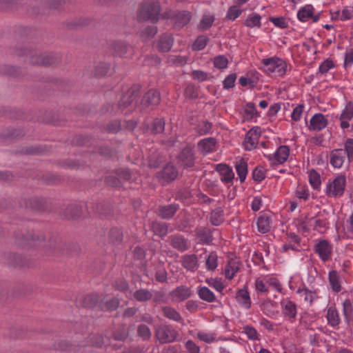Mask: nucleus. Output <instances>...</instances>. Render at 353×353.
Listing matches in <instances>:
<instances>
[{"mask_svg":"<svg viewBox=\"0 0 353 353\" xmlns=\"http://www.w3.org/2000/svg\"><path fill=\"white\" fill-rule=\"evenodd\" d=\"M14 243L21 248H42L43 252L48 256L70 255V248L75 245L52 238L46 243V237L41 232L19 229L14 232Z\"/></svg>","mask_w":353,"mask_h":353,"instance_id":"f257e3e1","label":"nucleus"},{"mask_svg":"<svg viewBox=\"0 0 353 353\" xmlns=\"http://www.w3.org/2000/svg\"><path fill=\"white\" fill-rule=\"evenodd\" d=\"M14 54L19 57H30V62L32 65L45 67L57 66L61 62V56L59 53L49 52L37 54L36 50L28 43H17L12 48Z\"/></svg>","mask_w":353,"mask_h":353,"instance_id":"f03ea898","label":"nucleus"},{"mask_svg":"<svg viewBox=\"0 0 353 353\" xmlns=\"http://www.w3.org/2000/svg\"><path fill=\"white\" fill-rule=\"evenodd\" d=\"M49 205L46 199L42 197L21 198L19 201V205L15 209L17 216L23 215L26 218L29 212H43L48 210Z\"/></svg>","mask_w":353,"mask_h":353,"instance_id":"7ed1b4c3","label":"nucleus"},{"mask_svg":"<svg viewBox=\"0 0 353 353\" xmlns=\"http://www.w3.org/2000/svg\"><path fill=\"white\" fill-rule=\"evenodd\" d=\"M161 12V6L157 0H145L142 2L137 12L139 21H150L152 23L158 21Z\"/></svg>","mask_w":353,"mask_h":353,"instance_id":"20e7f679","label":"nucleus"},{"mask_svg":"<svg viewBox=\"0 0 353 353\" xmlns=\"http://www.w3.org/2000/svg\"><path fill=\"white\" fill-rule=\"evenodd\" d=\"M161 101V95L158 90L154 89L149 90L142 97L140 102V110L141 112L148 113L157 108Z\"/></svg>","mask_w":353,"mask_h":353,"instance_id":"39448f33","label":"nucleus"},{"mask_svg":"<svg viewBox=\"0 0 353 353\" xmlns=\"http://www.w3.org/2000/svg\"><path fill=\"white\" fill-rule=\"evenodd\" d=\"M154 336L160 343H169L174 342L179 333L172 325L161 324L155 328Z\"/></svg>","mask_w":353,"mask_h":353,"instance_id":"423d86ee","label":"nucleus"},{"mask_svg":"<svg viewBox=\"0 0 353 353\" xmlns=\"http://www.w3.org/2000/svg\"><path fill=\"white\" fill-rule=\"evenodd\" d=\"M179 176L177 168L172 163H168L163 165L161 170L157 172L155 177L162 186H165L174 181Z\"/></svg>","mask_w":353,"mask_h":353,"instance_id":"0eeeda50","label":"nucleus"},{"mask_svg":"<svg viewBox=\"0 0 353 353\" xmlns=\"http://www.w3.org/2000/svg\"><path fill=\"white\" fill-rule=\"evenodd\" d=\"M346 179L344 175L336 176L332 181L327 183L325 193L328 197L341 196L345 192Z\"/></svg>","mask_w":353,"mask_h":353,"instance_id":"6e6552de","label":"nucleus"},{"mask_svg":"<svg viewBox=\"0 0 353 353\" xmlns=\"http://www.w3.org/2000/svg\"><path fill=\"white\" fill-rule=\"evenodd\" d=\"M261 62L264 65L265 71L268 73L276 72L279 76H282L285 73L287 64L280 58L271 57L263 59Z\"/></svg>","mask_w":353,"mask_h":353,"instance_id":"1a4fd4ad","label":"nucleus"},{"mask_svg":"<svg viewBox=\"0 0 353 353\" xmlns=\"http://www.w3.org/2000/svg\"><path fill=\"white\" fill-rule=\"evenodd\" d=\"M176 159L179 163L183 168H187L193 167L196 159L194 146L187 145L181 150Z\"/></svg>","mask_w":353,"mask_h":353,"instance_id":"9d476101","label":"nucleus"},{"mask_svg":"<svg viewBox=\"0 0 353 353\" xmlns=\"http://www.w3.org/2000/svg\"><path fill=\"white\" fill-rule=\"evenodd\" d=\"M314 252L323 262L329 261L332 254V245L327 240L320 239L314 246Z\"/></svg>","mask_w":353,"mask_h":353,"instance_id":"9b49d317","label":"nucleus"},{"mask_svg":"<svg viewBox=\"0 0 353 353\" xmlns=\"http://www.w3.org/2000/svg\"><path fill=\"white\" fill-rule=\"evenodd\" d=\"M139 88L137 86H132L129 88L121 97L117 105L118 109L122 112L128 107L135 100L139 94Z\"/></svg>","mask_w":353,"mask_h":353,"instance_id":"f8f14e48","label":"nucleus"},{"mask_svg":"<svg viewBox=\"0 0 353 353\" xmlns=\"http://www.w3.org/2000/svg\"><path fill=\"white\" fill-rule=\"evenodd\" d=\"M110 49L114 56L125 57L128 52L131 50V46L123 41H113L110 44Z\"/></svg>","mask_w":353,"mask_h":353,"instance_id":"ddd939ff","label":"nucleus"},{"mask_svg":"<svg viewBox=\"0 0 353 353\" xmlns=\"http://www.w3.org/2000/svg\"><path fill=\"white\" fill-rule=\"evenodd\" d=\"M192 295L191 289L185 285H180L170 292V296L173 301L181 302Z\"/></svg>","mask_w":353,"mask_h":353,"instance_id":"4468645a","label":"nucleus"},{"mask_svg":"<svg viewBox=\"0 0 353 353\" xmlns=\"http://www.w3.org/2000/svg\"><path fill=\"white\" fill-rule=\"evenodd\" d=\"M237 303L243 308L248 310L251 307L252 301L247 285L237 290L235 296Z\"/></svg>","mask_w":353,"mask_h":353,"instance_id":"2eb2a0df","label":"nucleus"},{"mask_svg":"<svg viewBox=\"0 0 353 353\" xmlns=\"http://www.w3.org/2000/svg\"><path fill=\"white\" fill-rule=\"evenodd\" d=\"M168 239L172 247L179 252H185L190 247L188 241L180 234L171 235Z\"/></svg>","mask_w":353,"mask_h":353,"instance_id":"dca6fc26","label":"nucleus"},{"mask_svg":"<svg viewBox=\"0 0 353 353\" xmlns=\"http://www.w3.org/2000/svg\"><path fill=\"white\" fill-rule=\"evenodd\" d=\"M179 209V205L175 203L159 205L157 209V215L163 219H170Z\"/></svg>","mask_w":353,"mask_h":353,"instance_id":"f3484780","label":"nucleus"},{"mask_svg":"<svg viewBox=\"0 0 353 353\" xmlns=\"http://www.w3.org/2000/svg\"><path fill=\"white\" fill-rule=\"evenodd\" d=\"M174 42V39L170 34L165 33L160 36L157 41L156 47L161 52H168L170 50Z\"/></svg>","mask_w":353,"mask_h":353,"instance_id":"a211bd4d","label":"nucleus"},{"mask_svg":"<svg viewBox=\"0 0 353 353\" xmlns=\"http://www.w3.org/2000/svg\"><path fill=\"white\" fill-rule=\"evenodd\" d=\"M330 164L335 168H341L346 159L345 151L334 149L330 152Z\"/></svg>","mask_w":353,"mask_h":353,"instance_id":"6ab92c4d","label":"nucleus"},{"mask_svg":"<svg viewBox=\"0 0 353 353\" xmlns=\"http://www.w3.org/2000/svg\"><path fill=\"white\" fill-rule=\"evenodd\" d=\"M327 125V119L321 113L315 114L310 119V130L320 131Z\"/></svg>","mask_w":353,"mask_h":353,"instance_id":"aec40b11","label":"nucleus"},{"mask_svg":"<svg viewBox=\"0 0 353 353\" xmlns=\"http://www.w3.org/2000/svg\"><path fill=\"white\" fill-rule=\"evenodd\" d=\"M7 260V264L10 267L13 268H24L28 267V262L22 258V256L16 253H7L5 254Z\"/></svg>","mask_w":353,"mask_h":353,"instance_id":"412c9836","label":"nucleus"},{"mask_svg":"<svg viewBox=\"0 0 353 353\" xmlns=\"http://www.w3.org/2000/svg\"><path fill=\"white\" fill-rule=\"evenodd\" d=\"M82 214L81 206L78 204L68 205L63 212V216L67 219H77Z\"/></svg>","mask_w":353,"mask_h":353,"instance_id":"4be33fe9","label":"nucleus"},{"mask_svg":"<svg viewBox=\"0 0 353 353\" xmlns=\"http://www.w3.org/2000/svg\"><path fill=\"white\" fill-rule=\"evenodd\" d=\"M216 170L222 176L221 179L222 182L228 183L232 181L234 174L232 168L228 165L220 163L216 165Z\"/></svg>","mask_w":353,"mask_h":353,"instance_id":"5701e85b","label":"nucleus"},{"mask_svg":"<svg viewBox=\"0 0 353 353\" xmlns=\"http://www.w3.org/2000/svg\"><path fill=\"white\" fill-rule=\"evenodd\" d=\"M108 241L114 245H120L123 239V231L121 228L114 227L110 229L107 234Z\"/></svg>","mask_w":353,"mask_h":353,"instance_id":"b1692460","label":"nucleus"},{"mask_svg":"<svg viewBox=\"0 0 353 353\" xmlns=\"http://www.w3.org/2000/svg\"><path fill=\"white\" fill-rule=\"evenodd\" d=\"M92 210L99 215L104 217H110L113 214L112 206L108 202L102 201L92 207Z\"/></svg>","mask_w":353,"mask_h":353,"instance_id":"393cba45","label":"nucleus"},{"mask_svg":"<svg viewBox=\"0 0 353 353\" xmlns=\"http://www.w3.org/2000/svg\"><path fill=\"white\" fill-rule=\"evenodd\" d=\"M281 303L284 316L289 319H295L297 313L296 305L295 303L290 300H286L282 301Z\"/></svg>","mask_w":353,"mask_h":353,"instance_id":"a878e982","label":"nucleus"},{"mask_svg":"<svg viewBox=\"0 0 353 353\" xmlns=\"http://www.w3.org/2000/svg\"><path fill=\"white\" fill-rule=\"evenodd\" d=\"M150 230L153 232L154 235L163 238L168 232V223L157 221H152L150 223Z\"/></svg>","mask_w":353,"mask_h":353,"instance_id":"bb28decb","label":"nucleus"},{"mask_svg":"<svg viewBox=\"0 0 353 353\" xmlns=\"http://www.w3.org/2000/svg\"><path fill=\"white\" fill-rule=\"evenodd\" d=\"M326 318L328 325L332 327H338L341 323L340 316L335 306L327 308Z\"/></svg>","mask_w":353,"mask_h":353,"instance_id":"cd10ccee","label":"nucleus"},{"mask_svg":"<svg viewBox=\"0 0 353 353\" xmlns=\"http://www.w3.org/2000/svg\"><path fill=\"white\" fill-rule=\"evenodd\" d=\"M191 13L186 10L176 12L172 19L174 20L175 26L178 27H183L187 25L191 19Z\"/></svg>","mask_w":353,"mask_h":353,"instance_id":"c85d7f7f","label":"nucleus"},{"mask_svg":"<svg viewBox=\"0 0 353 353\" xmlns=\"http://www.w3.org/2000/svg\"><path fill=\"white\" fill-rule=\"evenodd\" d=\"M163 315L172 321L183 323V319L181 317L180 313L177 312L174 308L170 306H163L161 307Z\"/></svg>","mask_w":353,"mask_h":353,"instance_id":"c756f323","label":"nucleus"},{"mask_svg":"<svg viewBox=\"0 0 353 353\" xmlns=\"http://www.w3.org/2000/svg\"><path fill=\"white\" fill-rule=\"evenodd\" d=\"M182 265L191 272H194L198 265L197 256L195 254H188L182 257Z\"/></svg>","mask_w":353,"mask_h":353,"instance_id":"7c9ffc66","label":"nucleus"},{"mask_svg":"<svg viewBox=\"0 0 353 353\" xmlns=\"http://www.w3.org/2000/svg\"><path fill=\"white\" fill-rule=\"evenodd\" d=\"M216 141L215 138L209 137L201 140L198 146L204 153H210L214 150Z\"/></svg>","mask_w":353,"mask_h":353,"instance_id":"2f4dec72","label":"nucleus"},{"mask_svg":"<svg viewBox=\"0 0 353 353\" xmlns=\"http://www.w3.org/2000/svg\"><path fill=\"white\" fill-rule=\"evenodd\" d=\"M120 304L119 299L112 297L105 301H101L99 303V307L102 311L112 312L116 310Z\"/></svg>","mask_w":353,"mask_h":353,"instance_id":"473e14b6","label":"nucleus"},{"mask_svg":"<svg viewBox=\"0 0 353 353\" xmlns=\"http://www.w3.org/2000/svg\"><path fill=\"white\" fill-rule=\"evenodd\" d=\"M329 282L334 292H339L341 290L340 275L336 270H331L329 272Z\"/></svg>","mask_w":353,"mask_h":353,"instance_id":"72a5a7b5","label":"nucleus"},{"mask_svg":"<svg viewBox=\"0 0 353 353\" xmlns=\"http://www.w3.org/2000/svg\"><path fill=\"white\" fill-rule=\"evenodd\" d=\"M290 148L288 145H281L274 154L275 160L279 163L285 162L290 155Z\"/></svg>","mask_w":353,"mask_h":353,"instance_id":"f704fd0d","label":"nucleus"},{"mask_svg":"<svg viewBox=\"0 0 353 353\" xmlns=\"http://www.w3.org/2000/svg\"><path fill=\"white\" fill-rule=\"evenodd\" d=\"M99 303V296L98 294H87L81 301V305L88 308L94 307Z\"/></svg>","mask_w":353,"mask_h":353,"instance_id":"c9c22d12","label":"nucleus"},{"mask_svg":"<svg viewBox=\"0 0 353 353\" xmlns=\"http://www.w3.org/2000/svg\"><path fill=\"white\" fill-rule=\"evenodd\" d=\"M133 297L139 302H147L152 299L153 294L149 290L141 288L134 291Z\"/></svg>","mask_w":353,"mask_h":353,"instance_id":"e433bc0d","label":"nucleus"},{"mask_svg":"<svg viewBox=\"0 0 353 353\" xmlns=\"http://www.w3.org/2000/svg\"><path fill=\"white\" fill-rule=\"evenodd\" d=\"M26 133L21 128H8L1 134L5 139H15L23 137Z\"/></svg>","mask_w":353,"mask_h":353,"instance_id":"4c0bfd02","label":"nucleus"},{"mask_svg":"<svg viewBox=\"0 0 353 353\" xmlns=\"http://www.w3.org/2000/svg\"><path fill=\"white\" fill-rule=\"evenodd\" d=\"M223 210L218 207L212 210L210 214V221L215 226L219 225L223 221Z\"/></svg>","mask_w":353,"mask_h":353,"instance_id":"58836bf2","label":"nucleus"},{"mask_svg":"<svg viewBox=\"0 0 353 353\" xmlns=\"http://www.w3.org/2000/svg\"><path fill=\"white\" fill-rule=\"evenodd\" d=\"M235 168L241 183L244 182L248 174V164L243 159L236 163Z\"/></svg>","mask_w":353,"mask_h":353,"instance_id":"ea45409f","label":"nucleus"},{"mask_svg":"<svg viewBox=\"0 0 353 353\" xmlns=\"http://www.w3.org/2000/svg\"><path fill=\"white\" fill-rule=\"evenodd\" d=\"M199 298L208 303H212L216 300L214 293L207 287H200L197 291Z\"/></svg>","mask_w":353,"mask_h":353,"instance_id":"a19ab883","label":"nucleus"},{"mask_svg":"<svg viewBox=\"0 0 353 353\" xmlns=\"http://www.w3.org/2000/svg\"><path fill=\"white\" fill-rule=\"evenodd\" d=\"M314 8L312 5L307 4L302 7L297 13V17L299 21L305 22L310 17H312V11Z\"/></svg>","mask_w":353,"mask_h":353,"instance_id":"79ce46f5","label":"nucleus"},{"mask_svg":"<svg viewBox=\"0 0 353 353\" xmlns=\"http://www.w3.org/2000/svg\"><path fill=\"white\" fill-rule=\"evenodd\" d=\"M0 73L3 75L15 78L20 77L22 72L19 68L5 65L1 68Z\"/></svg>","mask_w":353,"mask_h":353,"instance_id":"37998d69","label":"nucleus"},{"mask_svg":"<svg viewBox=\"0 0 353 353\" xmlns=\"http://www.w3.org/2000/svg\"><path fill=\"white\" fill-rule=\"evenodd\" d=\"M343 312L348 324L353 321V306L350 299H346L343 303Z\"/></svg>","mask_w":353,"mask_h":353,"instance_id":"c03bdc74","label":"nucleus"},{"mask_svg":"<svg viewBox=\"0 0 353 353\" xmlns=\"http://www.w3.org/2000/svg\"><path fill=\"white\" fill-rule=\"evenodd\" d=\"M196 236L204 243L212 242L213 237L211 231L206 228H197L196 230Z\"/></svg>","mask_w":353,"mask_h":353,"instance_id":"a18cd8bd","label":"nucleus"},{"mask_svg":"<svg viewBox=\"0 0 353 353\" xmlns=\"http://www.w3.org/2000/svg\"><path fill=\"white\" fill-rule=\"evenodd\" d=\"M165 129V120L163 118H155L151 123L150 131L154 134L163 133Z\"/></svg>","mask_w":353,"mask_h":353,"instance_id":"49530a36","label":"nucleus"},{"mask_svg":"<svg viewBox=\"0 0 353 353\" xmlns=\"http://www.w3.org/2000/svg\"><path fill=\"white\" fill-rule=\"evenodd\" d=\"M257 227L259 232L265 234L270 229V219L268 216L261 215L257 219Z\"/></svg>","mask_w":353,"mask_h":353,"instance_id":"de8ad7c7","label":"nucleus"},{"mask_svg":"<svg viewBox=\"0 0 353 353\" xmlns=\"http://www.w3.org/2000/svg\"><path fill=\"white\" fill-rule=\"evenodd\" d=\"M261 17L259 14L253 13L250 14L248 17L245 20L244 25L249 28H260Z\"/></svg>","mask_w":353,"mask_h":353,"instance_id":"09e8293b","label":"nucleus"},{"mask_svg":"<svg viewBox=\"0 0 353 353\" xmlns=\"http://www.w3.org/2000/svg\"><path fill=\"white\" fill-rule=\"evenodd\" d=\"M110 70V64L107 63L100 62L97 64L94 70V76L100 78L105 76Z\"/></svg>","mask_w":353,"mask_h":353,"instance_id":"8fccbe9b","label":"nucleus"},{"mask_svg":"<svg viewBox=\"0 0 353 353\" xmlns=\"http://www.w3.org/2000/svg\"><path fill=\"white\" fill-rule=\"evenodd\" d=\"M163 161V156L153 153L148 157V166L150 168H157L160 167Z\"/></svg>","mask_w":353,"mask_h":353,"instance_id":"3c124183","label":"nucleus"},{"mask_svg":"<svg viewBox=\"0 0 353 353\" xmlns=\"http://www.w3.org/2000/svg\"><path fill=\"white\" fill-rule=\"evenodd\" d=\"M217 255L216 252H210L205 259V268L209 271H214L217 267Z\"/></svg>","mask_w":353,"mask_h":353,"instance_id":"603ef678","label":"nucleus"},{"mask_svg":"<svg viewBox=\"0 0 353 353\" xmlns=\"http://www.w3.org/2000/svg\"><path fill=\"white\" fill-rule=\"evenodd\" d=\"M209 41V38L205 35L199 36L192 44L193 50L199 51L205 48Z\"/></svg>","mask_w":353,"mask_h":353,"instance_id":"864d4df0","label":"nucleus"},{"mask_svg":"<svg viewBox=\"0 0 353 353\" xmlns=\"http://www.w3.org/2000/svg\"><path fill=\"white\" fill-rule=\"evenodd\" d=\"M310 183L314 190H318L321 184V176L314 169L310 172Z\"/></svg>","mask_w":353,"mask_h":353,"instance_id":"5fc2aeb1","label":"nucleus"},{"mask_svg":"<svg viewBox=\"0 0 353 353\" xmlns=\"http://www.w3.org/2000/svg\"><path fill=\"white\" fill-rule=\"evenodd\" d=\"M119 179H121V185L125 181H128L132 177V173L129 169L127 168H119L114 171Z\"/></svg>","mask_w":353,"mask_h":353,"instance_id":"6e6d98bb","label":"nucleus"},{"mask_svg":"<svg viewBox=\"0 0 353 353\" xmlns=\"http://www.w3.org/2000/svg\"><path fill=\"white\" fill-rule=\"evenodd\" d=\"M192 197L190 190L187 188H181L176 191L174 199L181 202L189 200Z\"/></svg>","mask_w":353,"mask_h":353,"instance_id":"4d7b16f0","label":"nucleus"},{"mask_svg":"<svg viewBox=\"0 0 353 353\" xmlns=\"http://www.w3.org/2000/svg\"><path fill=\"white\" fill-rule=\"evenodd\" d=\"M184 94L186 98L190 99H197L199 97V89L194 84L190 83L186 86Z\"/></svg>","mask_w":353,"mask_h":353,"instance_id":"13d9d810","label":"nucleus"},{"mask_svg":"<svg viewBox=\"0 0 353 353\" xmlns=\"http://www.w3.org/2000/svg\"><path fill=\"white\" fill-rule=\"evenodd\" d=\"M212 123L208 121H203L195 127L196 132L200 135H204L210 132Z\"/></svg>","mask_w":353,"mask_h":353,"instance_id":"bf43d9fd","label":"nucleus"},{"mask_svg":"<svg viewBox=\"0 0 353 353\" xmlns=\"http://www.w3.org/2000/svg\"><path fill=\"white\" fill-rule=\"evenodd\" d=\"M104 182L107 185L113 188H119L121 186V179H119L117 176L114 174V172L112 174L105 177Z\"/></svg>","mask_w":353,"mask_h":353,"instance_id":"052dcab7","label":"nucleus"},{"mask_svg":"<svg viewBox=\"0 0 353 353\" xmlns=\"http://www.w3.org/2000/svg\"><path fill=\"white\" fill-rule=\"evenodd\" d=\"M296 292L298 294H303L305 301H308L310 304L316 297V293L315 291L310 290L307 288L305 287L303 288L302 289H298Z\"/></svg>","mask_w":353,"mask_h":353,"instance_id":"680f3d73","label":"nucleus"},{"mask_svg":"<svg viewBox=\"0 0 353 353\" xmlns=\"http://www.w3.org/2000/svg\"><path fill=\"white\" fill-rule=\"evenodd\" d=\"M137 334L143 340H149L151 337L150 328L145 324H141L137 327Z\"/></svg>","mask_w":353,"mask_h":353,"instance_id":"e2e57ef3","label":"nucleus"},{"mask_svg":"<svg viewBox=\"0 0 353 353\" xmlns=\"http://www.w3.org/2000/svg\"><path fill=\"white\" fill-rule=\"evenodd\" d=\"M242 13V10L237 6H230L227 12L226 19L234 21L238 18Z\"/></svg>","mask_w":353,"mask_h":353,"instance_id":"0e129e2a","label":"nucleus"},{"mask_svg":"<svg viewBox=\"0 0 353 353\" xmlns=\"http://www.w3.org/2000/svg\"><path fill=\"white\" fill-rule=\"evenodd\" d=\"M244 112L247 117V119H252L254 116L259 117V114L257 112L254 103H247L245 105Z\"/></svg>","mask_w":353,"mask_h":353,"instance_id":"69168bd1","label":"nucleus"},{"mask_svg":"<svg viewBox=\"0 0 353 353\" xmlns=\"http://www.w3.org/2000/svg\"><path fill=\"white\" fill-rule=\"evenodd\" d=\"M353 117V103L350 101L347 103L345 109L343 110L340 119L351 120Z\"/></svg>","mask_w":353,"mask_h":353,"instance_id":"338daca9","label":"nucleus"},{"mask_svg":"<svg viewBox=\"0 0 353 353\" xmlns=\"http://www.w3.org/2000/svg\"><path fill=\"white\" fill-rule=\"evenodd\" d=\"M343 151H345V155L348 159L349 163L351 162L353 159V139H348L345 143V149H343Z\"/></svg>","mask_w":353,"mask_h":353,"instance_id":"774afa93","label":"nucleus"}]
</instances>
